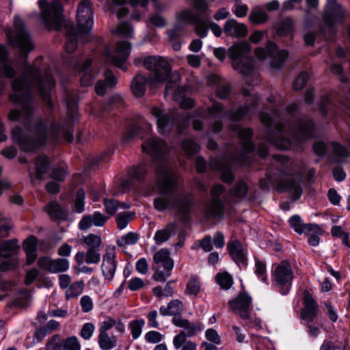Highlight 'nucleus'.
Masks as SVG:
<instances>
[{
	"label": "nucleus",
	"instance_id": "f257e3e1",
	"mask_svg": "<svg viewBox=\"0 0 350 350\" xmlns=\"http://www.w3.org/2000/svg\"><path fill=\"white\" fill-rule=\"evenodd\" d=\"M142 149L157 163L155 183L147 193V196L154 191L158 193L153 200V207L159 212L174 209L178 219L187 222L192 200L189 194H173L177 189L178 178L167 161L166 144L157 137H152L144 142Z\"/></svg>",
	"mask_w": 350,
	"mask_h": 350
},
{
	"label": "nucleus",
	"instance_id": "f03ea898",
	"mask_svg": "<svg viewBox=\"0 0 350 350\" xmlns=\"http://www.w3.org/2000/svg\"><path fill=\"white\" fill-rule=\"evenodd\" d=\"M144 66L151 72L150 76L146 77L137 74L132 81L131 88L136 97H142L146 92L148 84L151 88H157L170 77L166 83L165 96L172 94L174 99L184 109H189L193 106L194 100L187 97L186 87H179L180 76L177 72L171 73V68L167 60L161 57L150 56L142 60Z\"/></svg>",
	"mask_w": 350,
	"mask_h": 350
},
{
	"label": "nucleus",
	"instance_id": "7ed1b4c3",
	"mask_svg": "<svg viewBox=\"0 0 350 350\" xmlns=\"http://www.w3.org/2000/svg\"><path fill=\"white\" fill-rule=\"evenodd\" d=\"M23 76L25 82L20 77L13 81L12 84L13 92L10 96V100L17 104L21 109H12L8 118L11 121L21 120L25 124H29L33 114L29 84L32 83L40 91L43 100L50 107H52L50 92L55 86V81L49 74H41L40 70L35 66L27 68Z\"/></svg>",
	"mask_w": 350,
	"mask_h": 350
},
{
	"label": "nucleus",
	"instance_id": "20e7f679",
	"mask_svg": "<svg viewBox=\"0 0 350 350\" xmlns=\"http://www.w3.org/2000/svg\"><path fill=\"white\" fill-rule=\"evenodd\" d=\"M31 136H29L21 127L16 126L12 131V137L16 144L25 152H32L38 146L44 145L49 136L57 138L62 136L64 139L70 142L73 140V134L69 129L58 128L49 129L44 119L39 118L30 126Z\"/></svg>",
	"mask_w": 350,
	"mask_h": 350
},
{
	"label": "nucleus",
	"instance_id": "39448f33",
	"mask_svg": "<svg viewBox=\"0 0 350 350\" xmlns=\"http://www.w3.org/2000/svg\"><path fill=\"white\" fill-rule=\"evenodd\" d=\"M92 6L89 0H82L77 12V27L72 25H66L65 49L68 53H72L79 42H86L90 40V31L94 25Z\"/></svg>",
	"mask_w": 350,
	"mask_h": 350
},
{
	"label": "nucleus",
	"instance_id": "423d86ee",
	"mask_svg": "<svg viewBox=\"0 0 350 350\" xmlns=\"http://www.w3.org/2000/svg\"><path fill=\"white\" fill-rule=\"evenodd\" d=\"M152 116L156 119L158 132L162 135L169 134L176 126L178 133H181L180 127L187 125L189 114L179 116L174 109L165 110L154 106L150 109Z\"/></svg>",
	"mask_w": 350,
	"mask_h": 350
},
{
	"label": "nucleus",
	"instance_id": "0eeeda50",
	"mask_svg": "<svg viewBox=\"0 0 350 350\" xmlns=\"http://www.w3.org/2000/svg\"><path fill=\"white\" fill-rule=\"evenodd\" d=\"M273 118H271L265 112L260 113V119L261 122L267 128L271 129V126L275 130V133H270L267 136V141L274 146L281 150H287L293 148V141L286 137L288 130L286 131V126L279 121V113L273 111ZM289 129V128H288Z\"/></svg>",
	"mask_w": 350,
	"mask_h": 350
},
{
	"label": "nucleus",
	"instance_id": "6e6552de",
	"mask_svg": "<svg viewBox=\"0 0 350 350\" xmlns=\"http://www.w3.org/2000/svg\"><path fill=\"white\" fill-rule=\"evenodd\" d=\"M250 46L246 42H242L230 47L228 55L232 60V66L242 75L249 77L253 74L254 59L248 57Z\"/></svg>",
	"mask_w": 350,
	"mask_h": 350
},
{
	"label": "nucleus",
	"instance_id": "1a4fd4ad",
	"mask_svg": "<svg viewBox=\"0 0 350 350\" xmlns=\"http://www.w3.org/2000/svg\"><path fill=\"white\" fill-rule=\"evenodd\" d=\"M42 24L50 29H58L63 21L64 7L59 0H38Z\"/></svg>",
	"mask_w": 350,
	"mask_h": 350
},
{
	"label": "nucleus",
	"instance_id": "9d476101",
	"mask_svg": "<svg viewBox=\"0 0 350 350\" xmlns=\"http://www.w3.org/2000/svg\"><path fill=\"white\" fill-rule=\"evenodd\" d=\"M5 32L10 44L19 49L23 58L33 49V44L25 29L23 21L19 16L14 17V29H8Z\"/></svg>",
	"mask_w": 350,
	"mask_h": 350
},
{
	"label": "nucleus",
	"instance_id": "9b49d317",
	"mask_svg": "<svg viewBox=\"0 0 350 350\" xmlns=\"http://www.w3.org/2000/svg\"><path fill=\"white\" fill-rule=\"evenodd\" d=\"M293 271L289 262L283 260L272 266V279L280 288L282 295H286L292 286Z\"/></svg>",
	"mask_w": 350,
	"mask_h": 350
},
{
	"label": "nucleus",
	"instance_id": "f8f14e48",
	"mask_svg": "<svg viewBox=\"0 0 350 350\" xmlns=\"http://www.w3.org/2000/svg\"><path fill=\"white\" fill-rule=\"evenodd\" d=\"M131 49V44L127 41L117 42L116 49L112 53L108 48L103 52V58L107 63L112 64L123 70L126 69L124 63L127 60Z\"/></svg>",
	"mask_w": 350,
	"mask_h": 350
},
{
	"label": "nucleus",
	"instance_id": "ddd939ff",
	"mask_svg": "<svg viewBox=\"0 0 350 350\" xmlns=\"http://www.w3.org/2000/svg\"><path fill=\"white\" fill-rule=\"evenodd\" d=\"M255 55L259 59H264L267 57L271 59V66L273 68H280L284 62L288 57L286 50L279 51L277 46L271 42H269L266 48H257L255 50Z\"/></svg>",
	"mask_w": 350,
	"mask_h": 350
},
{
	"label": "nucleus",
	"instance_id": "4468645a",
	"mask_svg": "<svg viewBox=\"0 0 350 350\" xmlns=\"http://www.w3.org/2000/svg\"><path fill=\"white\" fill-rule=\"evenodd\" d=\"M172 323L174 325L179 327H183V330L176 335L173 339V345L179 346L182 342L187 339V337H192L198 334L202 330V327L200 323H191L187 319H183L180 317H174Z\"/></svg>",
	"mask_w": 350,
	"mask_h": 350
},
{
	"label": "nucleus",
	"instance_id": "2eb2a0df",
	"mask_svg": "<svg viewBox=\"0 0 350 350\" xmlns=\"http://www.w3.org/2000/svg\"><path fill=\"white\" fill-rule=\"evenodd\" d=\"M347 16L346 10L336 0H327L323 14L324 22L328 26L342 23Z\"/></svg>",
	"mask_w": 350,
	"mask_h": 350
},
{
	"label": "nucleus",
	"instance_id": "dca6fc26",
	"mask_svg": "<svg viewBox=\"0 0 350 350\" xmlns=\"http://www.w3.org/2000/svg\"><path fill=\"white\" fill-rule=\"evenodd\" d=\"M224 191V187L221 185L213 187L211 194L212 200L206 208V215L214 219H221L224 216V205L219 199V196Z\"/></svg>",
	"mask_w": 350,
	"mask_h": 350
},
{
	"label": "nucleus",
	"instance_id": "f3484780",
	"mask_svg": "<svg viewBox=\"0 0 350 350\" xmlns=\"http://www.w3.org/2000/svg\"><path fill=\"white\" fill-rule=\"evenodd\" d=\"M230 308L243 320H249L252 310V297L246 293L241 292L232 301H229Z\"/></svg>",
	"mask_w": 350,
	"mask_h": 350
},
{
	"label": "nucleus",
	"instance_id": "a211bd4d",
	"mask_svg": "<svg viewBox=\"0 0 350 350\" xmlns=\"http://www.w3.org/2000/svg\"><path fill=\"white\" fill-rule=\"evenodd\" d=\"M234 129L237 131L243 149V152L239 157L234 158V161L243 165H246L247 162L245 161V157L254 150V144L250 141L252 131L249 128H239L237 126L234 127Z\"/></svg>",
	"mask_w": 350,
	"mask_h": 350
},
{
	"label": "nucleus",
	"instance_id": "6ab92c4d",
	"mask_svg": "<svg viewBox=\"0 0 350 350\" xmlns=\"http://www.w3.org/2000/svg\"><path fill=\"white\" fill-rule=\"evenodd\" d=\"M37 264L41 269L53 273L64 272L70 266L69 261L66 258L51 259L47 256L39 258Z\"/></svg>",
	"mask_w": 350,
	"mask_h": 350
},
{
	"label": "nucleus",
	"instance_id": "aec40b11",
	"mask_svg": "<svg viewBox=\"0 0 350 350\" xmlns=\"http://www.w3.org/2000/svg\"><path fill=\"white\" fill-rule=\"evenodd\" d=\"M116 253L113 249H107L106 253L103 256L101 270L103 275L107 284L111 282L114 278L117 268V262L116 261Z\"/></svg>",
	"mask_w": 350,
	"mask_h": 350
},
{
	"label": "nucleus",
	"instance_id": "412c9836",
	"mask_svg": "<svg viewBox=\"0 0 350 350\" xmlns=\"http://www.w3.org/2000/svg\"><path fill=\"white\" fill-rule=\"evenodd\" d=\"M91 64L92 61L88 59L81 65V59L76 57H72L70 63L72 68L81 74V83L83 86H90L93 83L94 76L92 74L90 70Z\"/></svg>",
	"mask_w": 350,
	"mask_h": 350
},
{
	"label": "nucleus",
	"instance_id": "4be33fe9",
	"mask_svg": "<svg viewBox=\"0 0 350 350\" xmlns=\"http://www.w3.org/2000/svg\"><path fill=\"white\" fill-rule=\"evenodd\" d=\"M313 122L309 120H301L296 123L291 129L292 140L304 141L313 137Z\"/></svg>",
	"mask_w": 350,
	"mask_h": 350
},
{
	"label": "nucleus",
	"instance_id": "5701e85b",
	"mask_svg": "<svg viewBox=\"0 0 350 350\" xmlns=\"http://www.w3.org/2000/svg\"><path fill=\"white\" fill-rule=\"evenodd\" d=\"M129 3L133 7L141 5L145 8L148 3V0H129ZM126 3V0H111V3L108 4L107 11L111 13L116 12L118 18H122L129 12L128 9L123 7Z\"/></svg>",
	"mask_w": 350,
	"mask_h": 350
},
{
	"label": "nucleus",
	"instance_id": "b1692460",
	"mask_svg": "<svg viewBox=\"0 0 350 350\" xmlns=\"http://www.w3.org/2000/svg\"><path fill=\"white\" fill-rule=\"evenodd\" d=\"M228 250L232 260L239 267H246L247 265V250L237 240H234L228 243Z\"/></svg>",
	"mask_w": 350,
	"mask_h": 350
},
{
	"label": "nucleus",
	"instance_id": "393cba45",
	"mask_svg": "<svg viewBox=\"0 0 350 350\" xmlns=\"http://www.w3.org/2000/svg\"><path fill=\"white\" fill-rule=\"evenodd\" d=\"M243 94L245 97H250L247 101L251 100L250 106H244L239 107L236 111H233L231 114L232 120L237 121L242 119L243 117L250 116L256 111V107L258 103V97L255 94H252L248 90H244Z\"/></svg>",
	"mask_w": 350,
	"mask_h": 350
},
{
	"label": "nucleus",
	"instance_id": "a878e982",
	"mask_svg": "<svg viewBox=\"0 0 350 350\" xmlns=\"http://www.w3.org/2000/svg\"><path fill=\"white\" fill-rule=\"evenodd\" d=\"M276 189L279 192L288 191L293 195L294 200H298L302 194V189L297 180L293 178H287L285 181L283 178L278 180Z\"/></svg>",
	"mask_w": 350,
	"mask_h": 350
},
{
	"label": "nucleus",
	"instance_id": "bb28decb",
	"mask_svg": "<svg viewBox=\"0 0 350 350\" xmlns=\"http://www.w3.org/2000/svg\"><path fill=\"white\" fill-rule=\"evenodd\" d=\"M233 111L227 113L224 111L223 105L217 102L214 101L212 106L207 108L206 110L204 109H198L196 111L198 117L203 118H221L224 116H228V118L232 120L231 114Z\"/></svg>",
	"mask_w": 350,
	"mask_h": 350
},
{
	"label": "nucleus",
	"instance_id": "cd10ccee",
	"mask_svg": "<svg viewBox=\"0 0 350 350\" xmlns=\"http://www.w3.org/2000/svg\"><path fill=\"white\" fill-rule=\"evenodd\" d=\"M304 304V306L301 310V317L306 323H312L319 312L318 304L309 294L305 295Z\"/></svg>",
	"mask_w": 350,
	"mask_h": 350
},
{
	"label": "nucleus",
	"instance_id": "c85d7f7f",
	"mask_svg": "<svg viewBox=\"0 0 350 350\" xmlns=\"http://www.w3.org/2000/svg\"><path fill=\"white\" fill-rule=\"evenodd\" d=\"M288 221L291 227L299 234H310L311 232H317L320 229L317 224L304 223L298 215H293Z\"/></svg>",
	"mask_w": 350,
	"mask_h": 350
},
{
	"label": "nucleus",
	"instance_id": "c756f323",
	"mask_svg": "<svg viewBox=\"0 0 350 350\" xmlns=\"http://www.w3.org/2000/svg\"><path fill=\"white\" fill-rule=\"evenodd\" d=\"M107 217L100 212H95L92 215H85L80 220L79 228L81 230H86L91 226H103L107 221Z\"/></svg>",
	"mask_w": 350,
	"mask_h": 350
},
{
	"label": "nucleus",
	"instance_id": "7c9ffc66",
	"mask_svg": "<svg viewBox=\"0 0 350 350\" xmlns=\"http://www.w3.org/2000/svg\"><path fill=\"white\" fill-rule=\"evenodd\" d=\"M209 83L213 88L215 89L217 96L220 98H226L230 94V88L229 84L217 75H210L208 77Z\"/></svg>",
	"mask_w": 350,
	"mask_h": 350
},
{
	"label": "nucleus",
	"instance_id": "2f4dec72",
	"mask_svg": "<svg viewBox=\"0 0 350 350\" xmlns=\"http://www.w3.org/2000/svg\"><path fill=\"white\" fill-rule=\"evenodd\" d=\"M224 30L227 36L231 37H245L247 33V27L233 18L226 22Z\"/></svg>",
	"mask_w": 350,
	"mask_h": 350
},
{
	"label": "nucleus",
	"instance_id": "473e14b6",
	"mask_svg": "<svg viewBox=\"0 0 350 350\" xmlns=\"http://www.w3.org/2000/svg\"><path fill=\"white\" fill-rule=\"evenodd\" d=\"M117 83V79L110 70L105 73V80L98 81L95 85V92L98 96H103L109 89L113 88Z\"/></svg>",
	"mask_w": 350,
	"mask_h": 350
},
{
	"label": "nucleus",
	"instance_id": "72a5a7b5",
	"mask_svg": "<svg viewBox=\"0 0 350 350\" xmlns=\"http://www.w3.org/2000/svg\"><path fill=\"white\" fill-rule=\"evenodd\" d=\"M209 166L213 170L221 172V179L224 182L230 183L233 180L234 176L228 165L224 164L217 159H211L210 160Z\"/></svg>",
	"mask_w": 350,
	"mask_h": 350
},
{
	"label": "nucleus",
	"instance_id": "f704fd0d",
	"mask_svg": "<svg viewBox=\"0 0 350 350\" xmlns=\"http://www.w3.org/2000/svg\"><path fill=\"white\" fill-rule=\"evenodd\" d=\"M8 51L4 45L0 44V77L12 78L16 72L11 65L7 62Z\"/></svg>",
	"mask_w": 350,
	"mask_h": 350
},
{
	"label": "nucleus",
	"instance_id": "c9c22d12",
	"mask_svg": "<svg viewBox=\"0 0 350 350\" xmlns=\"http://www.w3.org/2000/svg\"><path fill=\"white\" fill-rule=\"evenodd\" d=\"M177 225L176 222H170L164 228L156 231L154 240L157 245H161L168 241L170 237L175 234Z\"/></svg>",
	"mask_w": 350,
	"mask_h": 350
},
{
	"label": "nucleus",
	"instance_id": "e433bc0d",
	"mask_svg": "<svg viewBox=\"0 0 350 350\" xmlns=\"http://www.w3.org/2000/svg\"><path fill=\"white\" fill-rule=\"evenodd\" d=\"M38 240L36 237L30 236L23 242V248L26 253L27 264L31 265L37 257L36 250Z\"/></svg>",
	"mask_w": 350,
	"mask_h": 350
},
{
	"label": "nucleus",
	"instance_id": "4c0bfd02",
	"mask_svg": "<svg viewBox=\"0 0 350 350\" xmlns=\"http://www.w3.org/2000/svg\"><path fill=\"white\" fill-rule=\"evenodd\" d=\"M279 167L280 176L289 175L294 171L293 162L284 155L275 154L273 156Z\"/></svg>",
	"mask_w": 350,
	"mask_h": 350
},
{
	"label": "nucleus",
	"instance_id": "58836bf2",
	"mask_svg": "<svg viewBox=\"0 0 350 350\" xmlns=\"http://www.w3.org/2000/svg\"><path fill=\"white\" fill-rule=\"evenodd\" d=\"M183 310V303L178 299H174L170 301L167 306H161L159 312L163 316H175L180 314Z\"/></svg>",
	"mask_w": 350,
	"mask_h": 350
},
{
	"label": "nucleus",
	"instance_id": "ea45409f",
	"mask_svg": "<svg viewBox=\"0 0 350 350\" xmlns=\"http://www.w3.org/2000/svg\"><path fill=\"white\" fill-rule=\"evenodd\" d=\"M153 259L155 263H161L168 271L174 267V262L170 257V252L167 249L163 248L159 250L154 254Z\"/></svg>",
	"mask_w": 350,
	"mask_h": 350
},
{
	"label": "nucleus",
	"instance_id": "a19ab883",
	"mask_svg": "<svg viewBox=\"0 0 350 350\" xmlns=\"http://www.w3.org/2000/svg\"><path fill=\"white\" fill-rule=\"evenodd\" d=\"M49 166V161L46 157H38L35 163V178L38 180L44 179L46 177Z\"/></svg>",
	"mask_w": 350,
	"mask_h": 350
},
{
	"label": "nucleus",
	"instance_id": "79ce46f5",
	"mask_svg": "<svg viewBox=\"0 0 350 350\" xmlns=\"http://www.w3.org/2000/svg\"><path fill=\"white\" fill-rule=\"evenodd\" d=\"M200 17L199 14H195L191 10H183L176 16L177 25L176 27L178 28V26L181 25L194 24Z\"/></svg>",
	"mask_w": 350,
	"mask_h": 350
},
{
	"label": "nucleus",
	"instance_id": "37998d69",
	"mask_svg": "<svg viewBox=\"0 0 350 350\" xmlns=\"http://www.w3.org/2000/svg\"><path fill=\"white\" fill-rule=\"evenodd\" d=\"M98 342L102 350H110L116 347L117 339L115 336H110L107 332H99Z\"/></svg>",
	"mask_w": 350,
	"mask_h": 350
},
{
	"label": "nucleus",
	"instance_id": "c03bdc74",
	"mask_svg": "<svg viewBox=\"0 0 350 350\" xmlns=\"http://www.w3.org/2000/svg\"><path fill=\"white\" fill-rule=\"evenodd\" d=\"M145 323L144 319H134L129 323V329L133 340L137 339L142 335Z\"/></svg>",
	"mask_w": 350,
	"mask_h": 350
},
{
	"label": "nucleus",
	"instance_id": "a18cd8bd",
	"mask_svg": "<svg viewBox=\"0 0 350 350\" xmlns=\"http://www.w3.org/2000/svg\"><path fill=\"white\" fill-rule=\"evenodd\" d=\"M215 280L221 288L228 290L233 284V278L227 272L218 273L215 276Z\"/></svg>",
	"mask_w": 350,
	"mask_h": 350
},
{
	"label": "nucleus",
	"instance_id": "49530a36",
	"mask_svg": "<svg viewBox=\"0 0 350 350\" xmlns=\"http://www.w3.org/2000/svg\"><path fill=\"white\" fill-rule=\"evenodd\" d=\"M294 21L292 18H284L278 27L277 33L280 36H287L294 31Z\"/></svg>",
	"mask_w": 350,
	"mask_h": 350
},
{
	"label": "nucleus",
	"instance_id": "de8ad7c7",
	"mask_svg": "<svg viewBox=\"0 0 350 350\" xmlns=\"http://www.w3.org/2000/svg\"><path fill=\"white\" fill-rule=\"evenodd\" d=\"M139 240V236L136 232H130L125 235L120 237L117 240V244L118 246L124 247L126 245H131L137 243Z\"/></svg>",
	"mask_w": 350,
	"mask_h": 350
},
{
	"label": "nucleus",
	"instance_id": "09e8293b",
	"mask_svg": "<svg viewBox=\"0 0 350 350\" xmlns=\"http://www.w3.org/2000/svg\"><path fill=\"white\" fill-rule=\"evenodd\" d=\"M133 28L128 23H120L118 26L111 30L113 34L126 38H131L133 35Z\"/></svg>",
	"mask_w": 350,
	"mask_h": 350
},
{
	"label": "nucleus",
	"instance_id": "8fccbe9b",
	"mask_svg": "<svg viewBox=\"0 0 350 350\" xmlns=\"http://www.w3.org/2000/svg\"><path fill=\"white\" fill-rule=\"evenodd\" d=\"M201 285L199 279L191 276L186 286L185 293L189 295H196L200 291Z\"/></svg>",
	"mask_w": 350,
	"mask_h": 350
},
{
	"label": "nucleus",
	"instance_id": "3c124183",
	"mask_svg": "<svg viewBox=\"0 0 350 350\" xmlns=\"http://www.w3.org/2000/svg\"><path fill=\"white\" fill-rule=\"evenodd\" d=\"M147 174V170L144 164L133 166L129 171V176L137 180H142Z\"/></svg>",
	"mask_w": 350,
	"mask_h": 350
},
{
	"label": "nucleus",
	"instance_id": "603ef678",
	"mask_svg": "<svg viewBox=\"0 0 350 350\" xmlns=\"http://www.w3.org/2000/svg\"><path fill=\"white\" fill-rule=\"evenodd\" d=\"M84 284L83 281H79L71 284L66 291L67 299L76 297L82 293Z\"/></svg>",
	"mask_w": 350,
	"mask_h": 350
},
{
	"label": "nucleus",
	"instance_id": "864d4df0",
	"mask_svg": "<svg viewBox=\"0 0 350 350\" xmlns=\"http://www.w3.org/2000/svg\"><path fill=\"white\" fill-rule=\"evenodd\" d=\"M83 242L89 249L96 250L100 247L102 240L100 236L90 234L83 237Z\"/></svg>",
	"mask_w": 350,
	"mask_h": 350
},
{
	"label": "nucleus",
	"instance_id": "5fc2aeb1",
	"mask_svg": "<svg viewBox=\"0 0 350 350\" xmlns=\"http://www.w3.org/2000/svg\"><path fill=\"white\" fill-rule=\"evenodd\" d=\"M14 224L11 219L2 216L0 213V237H7L10 234Z\"/></svg>",
	"mask_w": 350,
	"mask_h": 350
},
{
	"label": "nucleus",
	"instance_id": "6e6d98bb",
	"mask_svg": "<svg viewBox=\"0 0 350 350\" xmlns=\"http://www.w3.org/2000/svg\"><path fill=\"white\" fill-rule=\"evenodd\" d=\"M45 211L53 218H60L64 216V213L58 203L56 202H49L45 207Z\"/></svg>",
	"mask_w": 350,
	"mask_h": 350
},
{
	"label": "nucleus",
	"instance_id": "4d7b16f0",
	"mask_svg": "<svg viewBox=\"0 0 350 350\" xmlns=\"http://www.w3.org/2000/svg\"><path fill=\"white\" fill-rule=\"evenodd\" d=\"M250 20L255 24H262L268 20L267 13L260 9H254L250 14Z\"/></svg>",
	"mask_w": 350,
	"mask_h": 350
},
{
	"label": "nucleus",
	"instance_id": "13d9d810",
	"mask_svg": "<svg viewBox=\"0 0 350 350\" xmlns=\"http://www.w3.org/2000/svg\"><path fill=\"white\" fill-rule=\"evenodd\" d=\"M85 193L83 189H79L77 191L75 202L74 209L76 212L81 213L84 211Z\"/></svg>",
	"mask_w": 350,
	"mask_h": 350
},
{
	"label": "nucleus",
	"instance_id": "bf43d9fd",
	"mask_svg": "<svg viewBox=\"0 0 350 350\" xmlns=\"http://www.w3.org/2000/svg\"><path fill=\"white\" fill-rule=\"evenodd\" d=\"M209 21H204L201 16L199 18L196 25V32L202 38H205L207 34L208 29L209 28Z\"/></svg>",
	"mask_w": 350,
	"mask_h": 350
},
{
	"label": "nucleus",
	"instance_id": "052dcab7",
	"mask_svg": "<svg viewBox=\"0 0 350 350\" xmlns=\"http://www.w3.org/2000/svg\"><path fill=\"white\" fill-rule=\"evenodd\" d=\"M332 150L336 157L340 159H345L350 156V152L342 145L336 143H330Z\"/></svg>",
	"mask_w": 350,
	"mask_h": 350
},
{
	"label": "nucleus",
	"instance_id": "680f3d73",
	"mask_svg": "<svg viewBox=\"0 0 350 350\" xmlns=\"http://www.w3.org/2000/svg\"><path fill=\"white\" fill-rule=\"evenodd\" d=\"M255 273L262 281L266 282L267 278V268L266 264L264 261L256 259L255 260Z\"/></svg>",
	"mask_w": 350,
	"mask_h": 350
},
{
	"label": "nucleus",
	"instance_id": "e2e57ef3",
	"mask_svg": "<svg viewBox=\"0 0 350 350\" xmlns=\"http://www.w3.org/2000/svg\"><path fill=\"white\" fill-rule=\"evenodd\" d=\"M64 350H81L80 344L76 336H70L62 341Z\"/></svg>",
	"mask_w": 350,
	"mask_h": 350
},
{
	"label": "nucleus",
	"instance_id": "0e129e2a",
	"mask_svg": "<svg viewBox=\"0 0 350 350\" xmlns=\"http://www.w3.org/2000/svg\"><path fill=\"white\" fill-rule=\"evenodd\" d=\"M182 148L187 156H191L198 152L200 147L191 140H185L182 143Z\"/></svg>",
	"mask_w": 350,
	"mask_h": 350
},
{
	"label": "nucleus",
	"instance_id": "69168bd1",
	"mask_svg": "<svg viewBox=\"0 0 350 350\" xmlns=\"http://www.w3.org/2000/svg\"><path fill=\"white\" fill-rule=\"evenodd\" d=\"M135 213H120L116 217L117 226L120 230H123L126 227L132 217Z\"/></svg>",
	"mask_w": 350,
	"mask_h": 350
},
{
	"label": "nucleus",
	"instance_id": "338daca9",
	"mask_svg": "<svg viewBox=\"0 0 350 350\" xmlns=\"http://www.w3.org/2000/svg\"><path fill=\"white\" fill-rule=\"evenodd\" d=\"M85 262L88 264H97L100 260V254L97 250L88 249L85 252Z\"/></svg>",
	"mask_w": 350,
	"mask_h": 350
},
{
	"label": "nucleus",
	"instance_id": "774afa93",
	"mask_svg": "<svg viewBox=\"0 0 350 350\" xmlns=\"http://www.w3.org/2000/svg\"><path fill=\"white\" fill-rule=\"evenodd\" d=\"M46 350H62L60 336L54 335L46 345Z\"/></svg>",
	"mask_w": 350,
	"mask_h": 350
}]
</instances>
